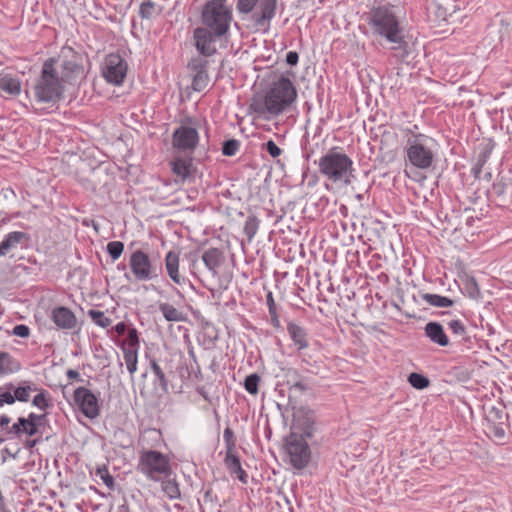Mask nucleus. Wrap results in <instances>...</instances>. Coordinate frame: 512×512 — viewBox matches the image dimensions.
<instances>
[{"label": "nucleus", "mask_w": 512, "mask_h": 512, "mask_svg": "<svg viewBox=\"0 0 512 512\" xmlns=\"http://www.w3.org/2000/svg\"><path fill=\"white\" fill-rule=\"evenodd\" d=\"M61 77L63 83H70L83 73V67L78 63L77 57L61 60Z\"/></svg>", "instance_id": "a211bd4d"}, {"label": "nucleus", "mask_w": 512, "mask_h": 512, "mask_svg": "<svg viewBox=\"0 0 512 512\" xmlns=\"http://www.w3.org/2000/svg\"><path fill=\"white\" fill-rule=\"evenodd\" d=\"M199 142V134L195 127L181 125L172 135V145L175 149L192 153Z\"/></svg>", "instance_id": "f8f14e48"}, {"label": "nucleus", "mask_w": 512, "mask_h": 512, "mask_svg": "<svg viewBox=\"0 0 512 512\" xmlns=\"http://www.w3.org/2000/svg\"><path fill=\"white\" fill-rule=\"evenodd\" d=\"M408 382L412 387L416 389L427 388L430 383L429 379L426 376L415 372L411 373L408 376Z\"/></svg>", "instance_id": "c9c22d12"}, {"label": "nucleus", "mask_w": 512, "mask_h": 512, "mask_svg": "<svg viewBox=\"0 0 512 512\" xmlns=\"http://www.w3.org/2000/svg\"><path fill=\"white\" fill-rule=\"evenodd\" d=\"M127 329V326L124 322H119L115 325L114 330L118 335H123Z\"/></svg>", "instance_id": "680f3d73"}, {"label": "nucleus", "mask_w": 512, "mask_h": 512, "mask_svg": "<svg viewBox=\"0 0 512 512\" xmlns=\"http://www.w3.org/2000/svg\"><path fill=\"white\" fill-rule=\"evenodd\" d=\"M259 382H260L259 375L256 373H253V374L248 375L245 378L244 387L248 393L255 395L258 393Z\"/></svg>", "instance_id": "58836bf2"}, {"label": "nucleus", "mask_w": 512, "mask_h": 512, "mask_svg": "<svg viewBox=\"0 0 512 512\" xmlns=\"http://www.w3.org/2000/svg\"><path fill=\"white\" fill-rule=\"evenodd\" d=\"M156 13V4L147 0L140 5L139 15L142 19H150Z\"/></svg>", "instance_id": "ea45409f"}, {"label": "nucleus", "mask_w": 512, "mask_h": 512, "mask_svg": "<svg viewBox=\"0 0 512 512\" xmlns=\"http://www.w3.org/2000/svg\"><path fill=\"white\" fill-rule=\"evenodd\" d=\"M165 268L170 279L178 285L185 282L179 273V253L169 251L165 256Z\"/></svg>", "instance_id": "412c9836"}, {"label": "nucleus", "mask_w": 512, "mask_h": 512, "mask_svg": "<svg viewBox=\"0 0 512 512\" xmlns=\"http://www.w3.org/2000/svg\"><path fill=\"white\" fill-rule=\"evenodd\" d=\"M55 63L54 58H49L43 63L41 74L34 87L38 102L55 103L64 92V83L58 76Z\"/></svg>", "instance_id": "0eeeda50"}, {"label": "nucleus", "mask_w": 512, "mask_h": 512, "mask_svg": "<svg viewBox=\"0 0 512 512\" xmlns=\"http://www.w3.org/2000/svg\"><path fill=\"white\" fill-rule=\"evenodd\" d=\"M450 331L459 338V342H470V336L467 335V330L461 320H451L447 323Z\"/></svg>", "instance_id": "cd10ccee"}, {"label": "nucleus", "mask_w": 512, "mask_h": 512, "mask_svg": "<svg viewBox=\"0 0 512 512\" xmlns=\"http://www.w3.org/2000/svg\"><path fill=\"white\" fill-rule=\"evenodd\" d=\"M123 358L130 375L137 371L138 351L135 348H123Z\"/></svg>", "instance_id": "c756f323"}, {"label": "nucleus", "mask_w": 512, "mask_h": 512, "mask_svg": "<svg viewBox=\"0 0 512 512\" xmlns=\"http://www.w3.org/2000/svg\"><path fill=\"white\" fill-rule=\"evenodd\" d=\"M287 332H288L291 340L297 346L298 350H303V349L308 348L309 342H308V338H307V331L304 327H302L294 322H288Z\"/></svg>", "instance_id": "4be33fe9"}, {"label": "nucleus", "mask_w": 512, "mask_h": 512, "mask_svg": "<svg viewBox=\"0 0 512 512\" xmlns=\"http://www.w3.org/2000/svg\"><path fill=\"white\" fill-rule=\"evenodd\" d=\"M484 164L476 161L475 165L472 167V174L476 179L480 178V174L482 172Z\"/></svg>", "instance_id": "13d9d810"}, {"label": "nucleus", "mask_w": 512, "mask_h": 512, "mask_svg": "<svg viewBox=\"0 0 512 512\" xmlns=\"http://www.w3.org/2000/svg\"><path fill=\"white\" fill-rule=\"evenodd\" d=\"M465 288L470 297H472V298L479 297L480 289H479L478 284L474 278H470L467 280Z\"/></svg>", "instance_id": "8fccbe9b"}, {"label": "nucleus", "mask_w": 512, "mask_h": 512, "mask_svg": "<svg viewBox=\"0 0 512 512\" xmlns=\"http://www.w3.org/2000/svg\"><path fill=\"white\" fill-rule=\"evenodd\" d=\"M161 433L156 429H148L139 438L141 451L137 469L152 481H160L171 474L169 458L153 448L158 447Z\"/></svg>", "instance_id": "7ed1b4c3"}, {"label": "nucleus", "mask_w": 512, "mask_h": 512, "mask_svg": "<svg viewBox=\"0 0 512 512\" xmlns=\"http://www.w3.org/2000/svg\"><path fill=\"white\" fill-rule=\"evenodd\" d=\"M124 251V244L121 241H111L107 244V252L112 260H117Z\"/></svg>", "instance_id": "79ce46f5"}, {"label": "nucleus", "mask_w": 512, "mask_h": 512, "mask_svg": "<svg viewBox=\"0 0 512 512\" xmlns=\"http://www.w3.org/2000/svg\"><path fill=\"white\" fill-rule=\"evenodd\" d=\"M368 25L373 34L384 38L392 44L391 49L395 56L404 60L409 54L408 42L403 35V29L391 7L379 6L371 9L368 17Z\"/></svg>", "instance_id": "f03ea898"}, {"label": "nucleus", "mask_w": 512, "mask_h": 512, "mask_svg": "<svg viewBox=\"0 0 512 512\" xmlns=\"http://www.w3.org/2000/svg\"><path fill=\"white\" fill-rule=\"evenodd\" d=\"M297 97V91L291 80L281 76L267 91L264 100L254 101L251 108L258 114H281Z\"/></svg>", "instance_id": "20e7f679"}, {"label": "nucleus", "mask_w": 512, "mask_h": 512, "mask_svg": "<svg viewBox=\"0 0 512 512\" xmlns=\"http://www.w3.org/2000/svg\"><path fill=\"white\" fill-rule=\"evenodd\" d=\"M319 173L333 183L350 185L355 178L352 159L337 148L330 149L318 160Z\"/></svg>", "instance_id": "39448f33"}, {"label": "nucleus", "mask_w": 512, "mask_h": 512, "mask_svg": "<svg viewBox=\"0 0 512 512\" xmlns=\"http://www.w3.org/2000/svg\"><path fill=\"white\" fill-rule=\"evenodd\" d=\"M288 376L293 377L292 380H288L287 383L290 385V390L299 391L300 393H304L310 389L308 383L300 377L299 373L295 369H289Z\"/></svg>", "instance_id": "c85d7f7f"}, {"label": "nucleus", "mask_w": 512, "mask_h": 512, "mask_svg": "<svg viewBox=\"0 0 512 512\" xmlns=\"http://www.w3.org/2000/svg\"><path fill=\"white\" fill-rule=\"evenodd\" d=\"M96 475L101 478L103 483L108 488L112 489L114 487V478L110 475V473H109V471H108V469H107V467L105 465L97 467Z\"/></svg>", "instance_id": "a18cd8bd"}, {"label": "nucleus", "mask_w": 512, "mask_h": 512, "mask_svg": "<svg viewBox=\"0 0 512 512\" xmlns=\"http://www.w3.org/2000/svg\"><path fill=\"white\" fill-rule=\"evenodd\" d=\"M23 434L28 436L42 435L43 431L34 423H30L25 417H19L17 422L7 429V438H20Z\"/></svg>", "instance_id": "f3484780"}, {"label": "nucleus", "mask_w": 512, "mask_h": 512, "mask_svg": "<svg viewBox=\"0 0 512 512\" xmlns=\"http://www.w3.org/2000/svg\"><path fill=\"white\" fill-rule=\"evenodd\" d=\"M51 319L62 330H72L77 325L75 314L67 307L59 306L52 310Z\"/></svg>", "instance_id": "dca6fc26"}, {"label": "nucleus", "mask_w": 512, "mask_h": 512, "mask_svg": "<svg viewBox=\"0 0 512 512\" xmlns=\"http://www.w3.org/2000/svg\"><path fill=\"white\" fill-rule=\"evenodd\" d=\"M74 401L86 417L94 419L99 416L100 407L98 399L89 389L78 387L74 391Z\"/></svg>", "instance_id": "ddd939ff"}, {"label": "nucleus", "mask_w": 512, "mask_h": 512, "mask_svg": "<svg viewBox=\"0 0 512 512\" xmlns=\"http://www.w3.org/2000/svg\"><path fill=\"white\" fill-rule=\"evenodd\" d=\"M494 413V416L497 420H502L503 417H504V413L502 410L500 409H496V408H492L491 411H490V414ZM508 415H505V418H507Z\"/></svg>", "instance_id": "69168bd1"}, {"label": "nucleus", "mask_w": 512, "mask_h": 512, "mask_svg": "<svg viewBox=\"0 0 512 512\" xmlns=\"http://www.w3.org/2000/svg\"><path fill=\"white\" fill-rule=\"evenodd\" d=\"M270 316L272 325L276 328L280 327V321L277 312L275 311V314H270Z\"/></svg>", "instance_id": "774afa93"}, {"label": "nucleus", "mask_w": 512, "mask_h": 512, "mask_svg": "<svg viewBox=\"0 0 512 512\" xmlns=\"http://www.w3.org/2000/svg\"><path fill=\"white\" fill-rule=\"evenodd\" d=\"M240 142L236 139H229L223 142L222 154L225 156H234L239 150Z\"/></svg>", "instance_id": "c03bdc74"}, {"label": "nucleus", "mask_w": 512, "mask_h": 512, "mask_svg": "<svg viewBox=\"0 0 512 512\" xmlns=\"http://www.w3.org/2000/svg\"><path fill=\"white\" fill-rule=\"evenodd\" d=\"M0 90L8 95H18L21 91V83L10 75L0 77Z\"/></svg>", "instance_id": "a878e982"}, {"label": "nucleus", "mask_w": 512, "mask_h": 512, "mask_svg": "<svg viewBox=\"0 0 512 512\" xmlns=\"http://www.w3.org/2000/svg\"><path fill=\"white\" fill-rule=\"evenodd\" d=\"M202 260L210 271L216 273L217 268L222 264L223 253L218 248H209L203 253Z\"/></svg>", "instance_id": "393cba45"}, {"label": "nucleus", "mask_w": 512, "mask_h": 512, "mask_svg": "<svg viewBox=\"0 0 512 512\" xmlns=\"http://www.w3.org/2000/svg\"><path fill=\"white\" fill-rule=\"evenodd\" d=\"M36 390L37 388H32L30 385H26L15 388L13 394L10 391L0 392V408L5 404L11 405L15 403L16 400L20 402H27L30 397V392Z\"/></svg>", "instance_id": "6ab92c4d"}, {"label": "nucleus", "mask_w": 512, "mask_h": 512, "mask_svg": "<svg viewBox=\"0 0 512 512\" xmlns=\"http://www.w3.org/2000/svg\"><path fill=\"white\" fill-rule=\"evenodd\" d=\"M66 375H67L69 380H75V379H78L80 377L79 372L76 371V370H73V369L67 370Z\"/></svg>", "instance_id": "338daca9"}, {"label": "nucleus", "mask_w": 512, "mask_h": 512, "mask_svg": "<svg viewBox=\"0 0 512 512\" xmlns=\"http://www.w3.org/2000/svg\"><path fill=\"white\" fill-rule=\"evenodd\" d=\"M11 422V418L6 416V415H0V426L2 428L5 427V429L7 430L9 426V423Z\"/></svg>", "instance_id": "0e129e2a"}, {"label": "nucleus", "mask_w": 512, "mask_h": 512, "mask_svg": "<svg viewBox=\"0 0 512 512\" xmlns=\"http://www.w3.org/2000/svg\"><path fill=\"white\" fill-rule=\"evenodd\" d=\"M265 149L273 158L280 156L282 153V150L277 146V144L273 140H269L268 142H266Z\"/></svg>", "instance_id": "864d4df0"}, {"label": "nucleus", "mask_w": 512, "mask_h": 512, "mask_svg": "<svg viewBox=\"0 0 512 512\" xmlns=\"http://www.w3.org/2000/svg\"><path fill=\"white\" fill-rule=\"evenodd\" d=\"M299 55L296 51H289L286 55V62L291 66H295L298 63Z\"/></svg>", "instance_id": "6e6d98bb"}, {"label": "nucleus", "mask_w": 512, "mask_h": 512, "mask_svg": "<svg viewBox=\"0 0 512 512\" xmlns=\"http://www.w3.org/2000/svg\"><path fill=\"white\" fill-rule=\"evenodd\" d=\"M422 299L429 305L435 306V307H450L453 305V300L441 296L438 294H431V293H425L422 295Z\"/></svg>", "instance_id": "7c9ffc66"}, {"label": "nucleus", "mask_w": 512, "mask_h": 512, "mask_svg": "<svg viewBox=\"0 0 512 512\" xmlns=\"http://www.w3.org/2000/svg\"><path fill=\"white\" fill-rule=\"evenodd\" d=\"M127 63L117 53L108 54L102 66V76L113 85H121L127 74Z\"/></svg>", "instance_id": "9d476101"}, {"label": "nucleus", "mask_w": 512, "mask_h": 512, "mask_svg": "<svg viewBox=\"0 0 512 512\" xmlns=\"http://www.w3.org/2000/svg\"><path fill=\"white\" fill-rule=\"evenodd\" d=\"M435 140L422 133H411L404 148L405 159L412 167L427 170L434 162Z\"/></svg>", "instance_id": "423d86ee"}, {"label": "nucleus", "mask_w": 512, "mask_h": 512, "mask_svg": "<svg viewBox=\"0 0 512 512\" xmlns=\"http://www.w3.org/2000/svg\"><path fill=\"white\" fill-rule=\"evenodd\" d=\"M87 314L96 325L102 328H107L112 323V320L106 317L102 311L91 309Z\"/></svg>", "instance_id": "72a5a7b5"}, {"label": "nucleus", "mask_w": 512, "mask_h": 512, "mask_svg": "<svg viewBox=\"0 0 512 512\" xmlns=\"http://www.w3.org/2000/svg\"><path fill=\"white\" fill-rule=\"evenodd\" d=\"M258 0H238L236 4V8L240 14H249L251 13Z\"/></svg>", "instance_id": "09e8293b"}, {"label": "nucleus", "mask_w": 512, "mask_h": 512, "mask_svg": "<svg viewBox=\"0 0 512 512\" xmlns=\"http://www.w3.org/2000/svg\"><path fill=\"white\" fill-rule=\"evenodd\" d=\"M223 438L226 445V453L234 452L236 447V439L234 437L233 431L229 427L224 429Z\"/></svg>", "instance_id": "de8ad7c7"}, {"label": "nucleus", "mask_w": 512, "mask_h": 512, "mask_svg": "<svg viewBox=\"0 0 512 512\" xmlns=\"http://www.w3.org/2000/svg\"><path fill=\"white\" fill-rule=\"evenodd\" d=\"M159 310L169 322H182L186 320L184 313L169 303H160Z\"/></svg>", "instance_id": "bb28decb"}, {"label": "nucleus", "mask_w": 512, "mask_h": 512, "mask_svg": "<svg viewBox=\"0 0 512 512\" xmlns=\"http://www.w3.org/2000/svg\"><path fill=\"white\" fill-rule=\"evenodd\" d=\"M150 366H151V369H152L153 373L155 374V376L157 377L158 381L160 382V385L164 389H166L168 381H167V378H166L163 370L161 369V367L157 363V361L155 359H151L150 360Z\"/></svg>", "instance_id": "49530a36"}, {"label": "nucleus", "mask_w": 512, "mask_h": 512, "mask_svg": "<svg viewBox=\"0 0 512 512\" xmlns=\"http://www.w3.org/2000/svg\"><path fill=\"white\" fill-rule=\"evenodd\" d=\"M162 491L165 493V495L171 499H180L181 493L179 489V484L175 479H165L162 481L161 484Z\"/></svg>", "instance_id": "2f4dec72"}, {"label": "nucleus", "mask_w": 512, "mask_h": 512, "mask_svg": "<svg viewBox=\"0 0 512 512\" xmlns=\"http://www.w3.org/2000/svg\"><path fill=\"white\" fill-rule=\"evenodd\" d=\"M25 419L28 420L30 423H34L37 427L42 429L46 422V415H39L32 412L28 415V417H25Z\"/></svg>", "instance_id": "3c124183"}, {"label": "nucleus", "mask_w": 512, "mask_h": 512, "mask_svg": "<svg viewBox=\"0 0 512 512\" xmlns=\"http://www.w3.org/2000/svg\"><path fill=\"white\" fill-rule=\"evenodd\" d=\"M314 412L306 407H300L293 413V428L302 432L303 438L313 436L315 430Z\"/></svg>", "instance_id": "4468645a"}, {"label": "nucleus", "mask_w": 512, "mask_h": 512, "mask_svg": "<svg viewBox=\"0 0 512 512\" xmlns=\"http://www.w3.org/2000/svg\"><path fill=\"white\" fill-rule=\"evenodd\" d=\"M209 83V75L208 72H203L200 74H194L192 78V88L197 92L203 91Z\"/></svg>", "instance_id": "e433bc0d"}, {"label": "nucleus", "mask_w": 512, "mask_h": 512, "mask_svg": "<svg viewBox=\"0 0 512 512\" xmlns=\"http://www.w3.org/2000/svg\"><path fill=\"white\" fill-rule=\"evenodd\" d=\"M202 26L193 31L196 50L204 57H210L217 51L215 42L225 37L233 21L231 7L227 0H209L201 13Z\"/></svg>", "instance_id": "f257e3e1"}, {"label": "nucleus", "mask_w": 512, "mask_h": 512, "mask_svg": "<svg viewBox=\"0 0 512 512\" xmlns=\"http://www.w3.org/2000/svg\"><path fill=\"white\" fill-rule=\"evenodd\" d=\"M286 453L291 465L298 470L304 469L311 460V451L302 435L292 432L286 440Z\"/></svg>", "instance_id": "1a4fd4ad"}, {"label": "nucleus", "mask_w": 512, "mask_h": 512, "mask_svg": "<svg viewBox=\"0 0 512 512\" xmlns=\"http://www.w3.org/2000/svg\"><path fill=\"white\" fill-rule=\"evenodd\" d=\"M278 0H258L254 10L251 12V20L254 27L268 31L272 19L276 15Z\"/></svg>", "instance_id": "9b49d317"}, {"label": "nucleus", "mask_w": 512, "mask_h": 512, "mask_svg": "<svg viewBox=\"0 0 512 512\" xmlns=\"http://www.w3.org/2000/svg\"><path fill=\"white\" fill-rule=\"evenodd\" d=\"M505 185L502 182L494 183L493 190L497 195H502L504 193Z\"/></svg>", "instance_id": "e2e57ef3"}, {"label": "nucleus", "mask_w": 512, "mask_h": 512, "mask_svg": "<svg viewBox=\"0 0 512 512\" xmlns=\"http://www.w3.org/2000/svg\"><path fill=\"white\" fill-rule=\"evenodd\" d=\"M489 433L497 440H502L505 437V430L501 425L491 424L489 425Z\"/></svg>", "instance_id": "603ef678"}, {"label": "nucleus", "mask_w": 512, "mask_h": 512, "mask_svg": "<svg viewBox=\"0 0 512 512\" xmlns=\"http://www.w3.org/2000/svg\"><path fill=\"white\" fill-rule=\"evenodd\" d=\"M207 66L208 61L200 57L193 58L188 63V69L193 73V75L207 72Z\"/></svg>", "instance_id": "4c0bfd02"}, {"label": "nucleus", "mask_w": 512, "mask_h": 512, "mask_svg": "<svg viewBox=\"0 0 512 512\" xmlns=\"http://www.w3.org/2000/svg\"><path fill=\"white\" fill-rule=\"evenodd\" d=\"M425 335L432 343L445 347L449 344V339L443 329V326L438 322H428L424 327Z\"/></svg>", "instance_id": "aec40b11"}, {"label": "nucleus", "mask_w": 512, "mask_h": 512, "mask_svg": "<svg viewBox=\"0 0 512 512\" xmlns=\"http://www.w3.org/2000/svg\"><path fill=\"white\" fill-rule=\"evenodd\" d=\"M21 369V363L10 353L0 351V376L18 372Z\"/></svg>", "instance_id": "b1692460"}, {"label": "nucleus", "mask_w": 512, "mask_h": 512, "mask_svg": "<svg viewBox=\"0 0 512 512\" xmlns=\"http://www.w3.org/2000/svg\"><path fill=\"white\" fill-rule=\"evenodd\" d=\"M172 171L184 180L190 175L191 162L182 158H177L172 162Z\"/></svg>", "instance_id": "473e14b6"}, {"label": "nucleus", "mask_w": 512, "mask_h": 512, "mask_svg": "<svg viewBox=\"0 0 512 512\" xmlns=\"http://www.w3.org/2000/svg\"><path fill=\"white\" fill-rule=\"evenodd\" d=\"M48 395L46 390H41L34 396L32 404L41 410H46L50 406Z\"/></svg>", "instance_id": "37998d69"}, {"label": "nucleus", "mask_w": 512, "mask_h": 512, "mask_svg": "<svg viewBox=\"0 0 512 512\" xmlns=\"http://www.w3.org/2000/svg\"><path fill=\"white\" fill-rule=\"evenodd\" d=\"M12 333L18 337L27 338L30 335V328L27 325L19 324L13 328Z\"/></svg>", "instance_id": "5fc2aeb1"}, {"label": "nucleus", "mask_w": 512, "mask_h": 512, "mask_svg": "<svg viewBox=\"0 0 512 512\" xmlns=\"http://www.w3.org/2000/svg\"><path fill=\"white\" fill-rule=\"evenodd\" d=\"M42 441V435H39L37 438L26 440L25 447L31 449L35 447Z\"/></svg>", "instance_id": "052dcab7"}, {"label": "nucleus", "mask_w": 512, "mask_h": 512, "mask_svg": "<svg viewBox=\"0 0 512 512\" xmlns=\"http://www.w3.org/2000/svg\"><path fill=\"white\" fill-rule=\"evenodd\" d=\"M224 462L231 474L235 475L242 483H247L248 475L243 470L240 459L234 452L226 453Z\"/></svg>", "instance_id": "5701e85b"}, {"label": "nucleus", "mask_w": 512, "mask_h": 512, "mask_svg": "<svg viewBox=\"0 0 512 512\" xmlns=\"http://www.w3.org/2000/svg\"><path fill=\"white\" fill-rule=\"evenodd\" d=\"M489 156H490V150L485 149L479 153L477 161L485 165Z\"/></svg>", "instance_id": "bf43d9fd"}, {"label": "nucleus", "mask_w": 512, "mask_h": 512, "mask_svg": "<svg viewBox=\"0 0 512 512\" xmlns=\"http://www.w3.org/2000/svg\"><path fill=\"white\" fill-rule=\"evenodd\" d=\"M258 227H259L258 218L254 215L248 216L245 221V224H244V233L247 236L249 241H251L252 238L257 233Z\"/></svg>", "instance_id": "f704fd0d"}, {"label": "nucleus", "mask_w": 512, "mask_h": 512, "mask_svg": "<svg viewBox=\"0 0 512 512\" xmlns=\"http://www.w3.org/2000/svg\"><path fill=\"white\" fill-rule=\"evenodd\" d=\"M123 348H135L136 351L139 350V337L135 328L128 330L126 340L122 345V349Z\"/></svg>", "instance_id": "a19ab883"}, {"label": "nucleus", "mask_w": 512, "mask_h": 512, "mask_svg": "<svg viewBox=\"0 0 512 512\" xmlns=\"http://www.w3.org/2000/svg\"><path fill=\"white\" fill-rule=\"evenodd\" d=\"M266 300H267V305L269 308V314H275L276 306H275V302H274L273 295L271 292H269L267 294Z\"/></svg>", "instance_id": "4d7b16f0"}, {"label": "nucleus", "mask_w": 512, "mask_h": 512, "mask_svg": "<svg viewBox=\"0 0 512 512\" xmlns=\"http://www.w3.org/2000/svg\"><path fill=\"white\" fill-rule=\"evenodd\" d=\"M29 242V234L22 231L9 232L0 242V257L10 254L19 247L26 248Z\"/></svg>", "instance_id": "2eb2a0df"}, {"label": "nucleus", "mask_w": 512, "mask_h": 512, "mask_svg": "<svg viewBox=\"0 0 512 512\" xmlns=\"http://www.w3.org/2000/svg\"><path fill=\"white\" fill-rule=\"evenodd\" d=\"M129 267L137 281H150L159 276L161 266L152 262L149 255L143 250H135L129 258Z\"/></svg>", "instance_id": "6e6552de"}]
</instances>
